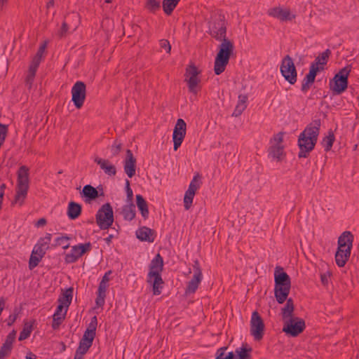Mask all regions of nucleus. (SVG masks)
Returning a JSON list of instances; mask_svg holds the SVG:
<instances>
[{
    "label": "nucleus",
    "instance_id": "2",
    "mask_svg": "<svg viewBox=\"0 0 359 359\" xmlns=\"http://www.w3.org/2000/svg\"><path fill=\"white\" fill-rule=\"evenodd\" d=\"M317 126L309 125L305 130L300 134L298 139V146L300 151L298 157L306 158L310 151H311L317 142L319 134L320 121H316Z\"/></svg>",
    "mask_w": 359,
    "mask_h": 359
},
{
    "label": "nucleus",
    "instance_id": "34",
    "mask_svg": "<svg viewBox=\"0 0 359 359\" xmlns=\"http://www.w3.org/2000/svg\"><path fill=\"white\" fill-rule=\"evenodd\" d=\"M201 176L199 173L196 174L189 184V188L186 191L196 194V191L200 188L201 184Z\"/></svg>",
    "mask_w": 359,
    "mask_h": 359
},
{
    "label": "nucleus",
    "instance_id": "44",
    "mask_svg": "<svg viewBox=\"0 0 359 359\" xmlns=\"http://www.w3.org/2000/svg\"><path fill=\"white\" fill-rule=\"evenodd\" d=\"M48 42L46 41H43V43L41 44L39 46L35 56L33 57V59L36 60L39 62H41L42 56L43 53L45 52V50L47 47Z\"/></svg>",
    "mask_w": 359,
    "mask_h": 359
},
{
    "label": "nucleus",
    "instance_id": "1",
    "mask_svg": "<svg viewBox=\"0 0 359 359\" xmlns=\"http://www.w3.org/2000/svg\"><path fill=\"white\" fill-rule=\"evenodd\" d=\"M274 281V296L276 301L278 304H283L287 301L286 304L281 310L283 319L293 318L294 302L292 298L287 299L291 288V279L282 267L277 266L276 268Z\"/></svg>",
    "mask_w": 359,
    "mask_h": 359
},
{
    "label": "nucleus",
    "instance_id": "21",
    "mask_svg": "<svg viewBox=\"0 0 359 359\" xmlns=\"http://www.w3.org/2000/svg\"><path fill=\"white\" fill-rule=\"evenodd\" d=\"M97 325V317L93 316L91 318L90 323L88 325V328L85 331L82 339L86 340V341L93 343V339L96 334Z\"/></svg>",
    "mask_w": 359,
    "mask_h": 359
},
{
    "label": "nucleus",
    "instance_id": "33",
    "mask_svg": "<svg viewBox=\"0 0 359 359\" xmlns=\"http://www.w3.org/2000/svg\"><path fill=\"white\" fill-rule=\"evenodd\" d=\"M35 320H33L32 321H25L24 322V326L22 330L20 333V336L18 338L19 341H23L28 338L33 330V325L34 324Z\"/></svg>",
    "mask_w": 359,
    "mask_h": 359
},
{
    "label": "nucleus",
    "instance_id": "43",
    "mask_svg": "<svg viewBox=\"0 0 359 359\" xmlns=\"http://www.w3.org/2000/svg\"><path fill=\"white\" fill-rule=\"evenodd\" d=\"M147 8L152 13H155L160 8V1L158 0H147Z\"/></svg>",
    "mask_w": 359,
    "mask_h": 359
},
{
    "label": "nucleus",
    "instance_id": "35",
    "mask_svg": "<svg viewBox=\"0 0 359 359\" xmlns=\"http://www.w3.org/2000/svg\"><path fill=\"white\" fill-rule=\"evenodd\" d=\"M180 1V0H163V9L165 13L168 15H171Z\"/></svg>",
    "mask_w": 359,
    "mask_h": 359
},
{
    "label": "nucleus",
    "instance_id": "4",
    "mask_svg": "<svg viewBox=\"0 0 359 359\" xmlns=\"http://www.w3.org/2000/svg\"><path fill=\"white\" fill-rule=\"evenodd\" d=\"M29 169L26 165H21L18 168L17 171L16 192L12 205L15 203L19 204L20 206L23 205L29 187Z\"/></svg>",
    "mask_w": 359,
    "mask_h": 359
},
{
    "label": "nucleus",
    "instance_id": "41",
    "mask_svg": "<svg viewBox=\"0 0 359 359\" xmlns=\"http://www.w3.org/2000/svg\"><path fill=\"white\" fill-rule=\"evenodd\" d=\"M227 347H222L217 351V357L215 359H233L234 354L233 352H229L228 355H225L224 352Z\"/></svg>",
    "mask_w": 359,
    "mask_h": 359
},
{
    "label": "nucleus",
    "instance_id": "6",
    "mask_svg": "<svg viewBox=\"0 0 359 359\" xmlns=\"http://www.w3.org/2000/svg\"><path fill=\"white\" fill-rule=\"evenodd\" d=\"M350 72L351 67L349 66L344 67L330 80V88L334 95H339L346 90Z\"/></svg>",
    "mask_w": 359,
    "mask_h": 359
},
{
    "label": "nucleus",
    "instance_id": "10",
    "mask_svg": "<svg viewBox=\"0 0 359 359\" xmlns=\"http://www.w3.org/2000/svg\"><path fill=\"white\" fill-rule=\"evenodd\" d=\"M305 321L297 317L291 318L285 323L283 331L291 337H297L305 329Z\"/></svg>",
    "mask_w": 359,
    "mask_h": 359
},
{
    "label": "nucleus",
    "instance_id": "5",
    "mask_svg": "<svg viewBox=\"0 0 359 359\" xmlns=\"http://www.w3.org/2000/svg\"><path fill=\"white\" fill-rule=\"evenodd\" d=\"M221 41L214 65V72L216 75H219L224 72L234 49L233 43L229 39H224Z\"/></svg>",
    "mask_w": 359,
    "mask_h": 359
},
{
    "label": "nucleus",
    "instance_id": "49",
    "mask_svg": "<svg viewBox=\"0 0 359 359\" xmlns=\"http://www.w3.org/2000/svg\"><path fill=\"white\" fill-rule=\"evenodd\" d=\"M159 45L161 49H164L167 53H170L171 50V45L167 39H161Z\"/></svg>",
    "mask_w": 359,
    "mask_h": 359
},
{
    "label": "nucleus",
    "instance_id": "31",
    "mask_svg": "<svg viewBox=\"0 0 359 359\" xmlns=\"http://www.w3.org/2000/svg\"><path fill=\"white\" fill-rule=\"evenodd\" d=\"M121 214L126 220L131 221L135 217V206L133 202H130V204L123 207Z\"/></svg>",
    "mask_w": 359,
    "mask_h": 359
},
{
    "label": "nucleus",
    "instance_id": "42",
    "mask_svg": "<svg viewBox=\"0 0 359 359\" xmlns=\"http://www.w3.org/2000/svg\"><path fill=\"white\" fill-rule=\"evenodd\" d=\"M195 194L186 191L184 197V206L185 210H188L191 207Z\"/></svg>",
    "mask_w": 359,
    "mask_h": 359
},
{
    "label": "nucleus",
    "instance_id": "59",
    "mask_svg": "<svg viewBox=\"0 0 359 359\" xmlns=\"http://www.w3.org/2000/svg\"><path fill=\"white\" fill-rule=\"evenodd\" d=\"M65 309V306L62 305V304H59L56 309V311L55 312V313L53 315H55V316H61L63 313H62V310Z\"/></svg>",
    "mask_w": 359,
    "mask_h": 359
},
{
    "label": "nucleus",
    "instance_id": "22",
    "mask_svg": "<svg viewBox=\"0 0 359 359\" xmlns=\"http://www.w3.org/2000/svg\"><path fill=\"white\" fill-rule=\"evenodd\" d=\"M154 230L147 226H142L136 231L137 238L142 241L154 242Z\"/></svg>",
    "mask_w": 359,
    "mask_h": 359
},
{
    "label": "nucleus",
    "instance_id": "62",
    "mask_svg": "<svg viewBox=\"0 0 359 359\" xmlns=\"http://www.w3.org/2000/svg\"><path fill=\"white\" fill-rule=\"evenodd\" d=\"M76 351H78L79 353L85 355L87 353V351H88V349H87L86 348H85L82 346L79 345V347L77 348Z\"/></svg>",
    "mask_w": 359,
    "mask_h": 359
},
{
    "label": "nucleus",
    "instance_id": "58",
    "mask_svg": "<svg viewBox=\"0 0 359 359\" xmlns=\"http://www.w3.org/2000/svg\"><path fill=\"white\" fill-rule=\"evenodd\" d=\"M32 252H33V254H37V255H40V256H41L43 257H44V255L46 254L44 250H41L39 247H38L36 245V244L35 245Z\"/></svg>",
    "mask_w": 359,
    "mask_h": 359
},
{
    "label": "nucleus",
    "instance_id": "15",
    "mask_svg": "<svg viewBox=\"0 0 359 359\" xmlns=\"http://www.w3.org/2000/svg\"><path fill=\"white\" fill-rule=\"evenodd\" d=\"M201 72L194 65L191 64L186 68L185 76L187 82L189 90L191 93H196V88L200 83L201 80L198 78V75Z\"/></svg>",
    "mask_w": 359,
    "mask_h": 359
},
{
    "label": "nucleus",
    "instance_id": "25",
    "mask_svg": "<svg viewBox=\"0 0 359 359\" xmlns=\"http://www.w3.org/2000/svg\"><path fill=\"white\" fill-rule=\"evenodd\" d=\"M269 14L280 20H290V11L288 9H283L279 7L273 8L269 11Z\"/></svg>",
    "mask_w": 359,
    "mask_h": 359
},
{
    "label": "nucleus",
    "instance_id": "53",
    "mask_svg": "<svg viewBox=\"0 0 359 359\" xmlns=\"http://www.w3.org/2000/svg\"><path fill=\"white\" fill-rule=\"evenodd\" d=\"M126 189L128 200L130 201V202H133V190L130 189V182L128 180H126Z\"/></svg>",
    "mask_w": 359,
    "mask_h": 359
},
{
    "label": "nucleus",
    "instance_id": "27",
    "mask_svg": "<svg viewBox=\"0 0 359 359\" xmlns=\"http://www.w3.org/2000/svg\"><path fill=\"white\" fill-rule=\"evenodd\" d=\"M136 203L142 216L144 219H147L149 217L148 204L142 195H136Z\"/></svg>",
    "mask_w": 359,
    "mask_h": 359
},
{
    "label": "nucleus",
    "instance_id": "12",
    "mask_svg": "<svg viewBox=\"0 0 359 359\" xmlns=\"http://www.w3.org/2000/svg\"><path fill=\"white\" fill-rule=\"evenodd\" d=\"M264 323L259 313L255 311L250 320V333L255 340L259 341L263 338L264 333Z\"/></svg>",
    "mask_w": 359,
    "mask_h": 359
},
{
    "label": "nucleus",
    "instance_id": "56",
    "mask_svg": "<svg viewBox=\"0 0 359 359\" xmlns=\"http://www.w3.org/2000/svg\"><path fill=\"white\" fill-rule=\"evenodd\" d=\"M107 284L100 283L97 294L106 296Z\"/></svg>",
    "mask_w": 359,
    "mask_h": 359
},
{
    "label": "nucleus",
    "instance_id": "28",
    "mask_svg": "<svg viewBox=\"0 0 359 359\" xmlns=\"http://www.w3.org/2000/svg\"><path fill=\"white\" fill-rule=\"evenodd\" d=\"M248 101V96L246 95H239L238 102L236 108L232 114V116L238 117L241 115L243 111L246 109Z\"/></svg>",
    "mask_w": 359,
    "mask_h": 359
},
{
    "label": "nucleus",
    "instance_id": "11",
    "mask_svg": "<svg viewBox=\"0 0 359 359\" xmlns=\"http://www.w3.org/2000/svg\"><path fill=\"white\" fill-rule=\"evenodd\" d=\"M86 97V86L83 81H76L72 88V101L76 109H81Z\"/></svg>",
    "mask_w": 359,
    "mask_h": 359
},
{
    "label": "nucleus",
    "instance_id": "64",
    "mask_svg": "<svg viewBox=\"0 0 359 359\" xmlns=\"http://www.w3.org/2000/svg\"><path fill=\"white\" fill-rule=\"evenodd\" d=\"M111 273V271H108L107 273H106L104 276L102 277V279L101 280V283H104V284H107V283L109 281V278H108V274H109Z\"/></svg>",
    "mask_w": 359,
    "mask_h": 359
},
{
    "label": "nucleus",
    "instance_id": "54",
    "mask_svg": "<svg viewBox=\"0 0 359 359\" xmlns=\"http://www.w3.org/2000/svg\"><path fill=\"white\" fill-rule=\"evenodd\" d=\"M35 76H36L35 73L30 72L28 71L27 75V77H26V79H25V81H26V83L27 85H29V88L32 87V82L34 81V79Z\"/></svg>",
    "mask_w": 359,
    "mask_h": 359
},
{
    "label": "nucleus",
    "instance_id": "7",
    "mask_svg": "<svg viewBox=\"0 0 359 359\" xmlns=\"http://www.w3.org/2000/svg\"><path fill=\"white\" fill-rule=\"evenodd\" d=\"M96 222L101 229H108L114 222L113 209L110 203L101 206L96 214Z\"/></svg>",
    "mask_w": 359,
    "mask_h": 359
},
{
    "label": "nucleus",
    "instance_id": "51",
    "mask_svg": "<svg viewBox=\"0 0 359 359\" xmlns=\"http://www.w3.org/2000/svg\"><path fill=\"white\" fill-rule=\"evenodd\" d=\"M69 27L66 22H63L60 31L58 32V36L60 38H63L67 35Z\"/></svg>",
    "mask_w": 359,
    "mask_h": 359
},
{
    "label": "nucleus",
    "instance_id": "9",
    "mask_svg": "<svg viewBox=\"0 0 359 359\" xmlns=\"http://www.w3.org/2000/svg\"><path fill=\"white\" fill-rule=\"evenodd\" d=\"M283 132H279L270 140L271 145L269 148V154L278 161H282L283 156H285L284 146L283 145Z\"/></svg>",
    "mask_w": 359,
    "mask_h": 359
},
{
    "label": "nucleus",
    "instance_id": "39",
    "mask_svg": "<svg viewBox=\"0 0 359 359\" xmlns=\"http://www.w3.org/2000/svg\"><path fill=\"white\" fill-rule=\"evenodd\" d=\"M42 258L43 257L37 255V254H33V252H32V255L29 260V269L32 270L34 268L38 266Z\"/></svg>",
    "mask_w": 359,
    "mask_h": 359
},
{
    "label": "nucleus",
    "instance_id": "47",
    "mask_svg": "<svg viewBox=\"0 0 359 359\" xmlns=\"http://www.w3.org/2000/svg\"><path fill=\"white\" fill-rule=\"evenodd\" d=\"M121 149L122 144L119 141L115 140L114 144L111 147L112 155L114 156H117L121 152Z\"/></svg>",
    "mask_w": 359,
    "mask_h": 359
},
{
    "label": "nucleus",
    "instance_id": "13",
    "mask_svg": "<svg viewBox=\"0 0 359 359\" xmlns=\"http://www.w3.org/2000/svg\"><path fill=\"white\" fill-rule=\"evenodd\" d=\"M92 245L90 242L72 246L71 252L65 255V262L67 264L76 262L84 254L90 251Z\"/></svg>",
    "mask_w": 359,
    "mask_h": 359
},
{
    "label": "nucleus",
    "instance_id": "3",
    "mask_svg": "<svg viewBox=\"0 0 359 359\" xmlns=\"http://www.w3.org/2000/svg\"><path fill=\"white\" fill-rule=\"evenodd\" d=\"M163 269V260L161 255L158 253L151 262L147 276V283L152 286L154 295H159L161 293L164 284L161 275Z\"/></svg>",
    "mask_w": 359,
    "mask_h": 359
},
{
    "label": "nucleus",
    "instance_id": "14",
    "mask_svg": "<svg viewBox=\"0 0 359 359\" xmlns=\"http://www.w3.org/2000/svg\"><path fill=\"white\" fill-rule=\"evenodd\" d=\"M186 131L187 124L185 121L182 118L177 119L172 134L173 149L175 151H177L181 146L186 135Z\"/></svg>",
    "mask_w": 359,
    "mask_h": 359
},
{
    "label": "nucleus",
    "instance_id": "38",
    "mask_svg": "<svg viewBox=\"0 0 359 359\" xmlns=\"http://www.w3.org/2000/svg\"><path fill=\"white\" fill-rule=\"evenodd\" d=\"M67 312V309H65V311L61 316H55V315L53 316V323H52V328L53 330H57L63 320L65 318L66 314Z\"/></svg>",
    "mask_w": 359,
    "mask_h": 359
},
{
    "label": "nucleus",
    "instance_id": "16",
    "mask_svg": "<svg viewBox=\"0 0 359 359\" xmlns=\"http://www.w3.org/2000/svg\"><path fill=\"white\" fill-rule=\"evenodd\" d=\"M226 34V26L225 21L220 18L218 20H215L210 27V34L211 36L215 38L216 40L221 41L224 39H227Z\"/></svg>",
    "mask_w": 359,
    "mask_h": 359
},
{
    "label": "nucleus",
    "instance_id": "45",
    "mask_svg": "<svg viewBox=\"0 0 359 359\" xmlns=\"http://www.w3.org/2000/svg\"><path fill=\"white\" fill-rule=\"evenodd\" d=\"M8 133V126L0 123V147L5 142Z\"/></svg>",
    "mask_w": 359,
    "mask_h": 359
},
{
    "label": "nucleus",
    "instance_id": "18",
    "mask_svg": "<svg viewBox=\"0 0 359 359\" xmlns=\"http://www.w3.org/2000/svg\"><path fill=\"white\" fill-rule=\"evenodd\" d=\"M136 158L130 149L126 150V158L124 161V171L128 177L131 178L135 175Z\"/></svg>",
    "mask_w": 359,
    "mask_h": 359
},
{
    "label": "nucleus",
    "instance_id": "24",
    "mask_svg": "<svg viewBox=\"0 0 359 359\" xmlns=\"http://www.w3.org/2000/svg\"><path fill=\"white\" fill-rule=\"evenodd\" d=\"M82 206L74 201H70L67 208V216L70 219H77L81 214Z\"/></svg>",
    "mask_w": 359,
    "mask_h": 359
},
{
    "label": "nucleus",
    "instance_id": "48",
    "mask_svg": "<svg viewBox=\"0 0 359 359\" xmlns=\"http://www.w3.org/2000/svg\"><path fill=\"white\" fill-rule=\"evenodd\" d=\"M52 238V235L50 233H46V236L43 238H41L38 243H40V245L46 247L49 249V245Z\"/></svg>",
    "mask_w": 359,
    "mask_h": 359
},
{
    "label": "nucleus",
    "instance_id": "23",
    "mask_svg": "<svg viewBox=\"0 0 359 359\" xmlns=\"http://www.w3.org/2000/svg\"><path fill=\"white\" fill-rule=\"evenodd\" d=\"M330 54L331 51L330 49L325 50L316 57L315 61L311 64V66L322 68V71L324 70V66L327 65Z\"/></svg>",
    "mask_w": 359,
    "mask_h": 359
},
{
    "label": "nucleus",
    "instance_id": "26",
    "mask_svg": "<svg viewBox=\"0 0 359 359\" xmlns=\"http://www.w3.org/2000/svg\"><path fill=\"white\" fill-rule=\"evenodd\" d=\"M81 195L86 198V201H93L99 196L97 190L90 184L83 187Z\"/></svg>",
    "mask_w": 359,
    "mask_h": 359
},
{
    "label": "nucleus",
    "instance_id": "29",
    "mask_svg": "<svg viewBox=\"0 0 359 359\" xmlns=\"http://www.w3.org/2000/svg\"><path fill=\"white\" fill-rule=\"evenodd\" d=\"M353 236L351 231H344L338 238V244H339V245H342L344 244L348 245L346 250L349 249L350 250H351L353 247Z\"/></svg>",
    "mask_w": 359,
    "mask_h": 359
},
{
    "label": "nucleus",
    "instance_id": "17",
    "mask_svg": "<svg viewBox=\"0 0 359 359\" xmlns=\"http://www.w3.org/2000/svg\"><path fill=\"white\" fill-rule=\"evenodd\" d=\"M193 268L194 270V274L191 280L188 283L186 288V293H194L202 280V271L198 260L196 259L194 261Z\"/></svg>",
    "mask_w": 359,
    "mask_h": 359
},
{
    "label": "nucleus",
    "instance_id": "61",
    "mask_svg": "<svg viewBox=\"0 0 359 359\" xmlns=\"http://www.w3.org/2000/svg\"><path fill=\"white\" fill-rule=\"evenodd\" d=\"M17 314H14V315H11L8 318V326H11L12 325L14 322L16 320V318H17Z\"/></svg>",
    "mask_w": 359,
    "mask_h": 359
},
{
    "label": "nucleus",
    "instance_id": "52",
    "mask_svg": "<svg viewBox=\"0 0 359 359\" xmlns=\"http://www.w3.org/2000/svg\"><path fill=\"white\" fill-rule=\"evenodd\" d=\"M40 63H41V62H39L36 60L32 59V60L29 65L28 71L36 74Z\"/></svg>",
    "mask_w": 359,
    "mask_h": 359
},
{
    "label": "nucleus",
    "instance_id": "37",
    "mask_svg": "<svg viewBox=\"0 0 359 359\" xmlns=\"http://www.w3.org/2000/svg\"><path fill=\"white\" fill-rule=\"evenodd\" d=\"M335 137L333 132L330 130L328 132V135L323 138L322 141V144L325 150V151H328L331 149L333 143L334 142Z\"/></svg>",
    "mask_w": 359,
    "mask_h": 359
},
{
    "label": "nucleus",
    "instance_id": "50",
    "mask_svg": "<svg viewBox=\"0 0 359 359\" xmlns=\"http://www.w3.org/2000/svg\"><path fill=\"white\" fill-rule=\"evenodd\" d=\"M15 335H16L15 331L13 330L6 337V339L4 344H7L8 346H10L11 347H13V343L15 339Z\"/></svg>",
    "mask_w": 359,
    "mask_h": 359
},
{
    "label": "nucleus",
    "instance_id": "20",
    "mask_svg": "<svg viewBox=\"0 0 359 359\" xmlns=\"http://www.w3.org/2000/svg\"><path fill=\"white\" fill-rule=\"evenodd\" d=\"M94 161L100 165L104 173L109 176H114L116 174V168L109 160L95 157Z\"/></svg>",
    "mask_w": 359,
    "mask_h": 359
},
{
    "label": "nucleus",
    "instance_id": "36",
    "mask_svg": "<svg viewBox=\"0 0 359 359\" xmlns=\"http://www.w3.org/2000/svg\"><path fill=\"white\" fill-rule=\"evenodd\" d=\"M247 344L243 346L240 349L236 350L237 354L236 359H251L250 353L252 352V348H247Z\"/></svg>",
    "mask_w": 359,
    "mask_h": 359
},
{
    "label": "nucleus",
    "instance_id": "40",
    "mask_svg": "<svg viewBox=\"0 0 359 359\" xmlns=\"http://www.w3.org/2000/svg\"><path fill=\"white\" fill-rule=\"evenodd\" d=\"M70 240V237L67 236H63L58 237L55 240V246H62L63 249L66 250L69 248V243L67 241Z\"/></svg>",
    "mask_w": 359,
    "mask_h": 359
},
{
    "label": "nucleus",
    "instance_id": "55",
    "mask_svg": "<svg viewBox=\"0 0 359 359\" xmlns=\"http://www.w3.org/2000/svg\"><path fill=\"white\" fill-rule=\"evenodd\" d=\"M331 276V273L327 271L326 273L321 274L320 280L323 285H327L328 284V280Z\"/></svg>",
    "mask_w": 359,
    "mask_h": 359
},
{
    "label": "nucleus",
    "instance_id": "19",
    "mask_svg": "<svg viewBox=\"0 0 359 359\" xmlns=\"http://www.w3.org/2000/svg\"><path fill=\"white\" fill-rule=\"evenodd\" d=\"M322 71V68L313 67L310 66L309 72L306 75L302 84L301 90L302 92H307L311 85L315 82V79L318 72Z\"/></svg>",
    "mask_w": 359,
    "mask_h": 359
},
{
    "label": "nucleus",
    "instance_id": "30",
    "mask_svg": "<svg viewBox=\"0 0 359 359\" xmlns=\"http://www.w3.org/2000/svg\"><path fill=\"white\" fill-rule=\"evenodd\" d=\"M351 250H344L342 252L337 251L335 254V262L338 266L343 267L350 257Z\"/></svg>",
    "mask_w": 359,
    "mask_h": 359
},
{
    "label": "nucleus",
    "instance_id": "57",
    "mask_svg": "<svg viewBox=\"0 0 359 359\" xmlns=\"http://www.w3.org/2000/svg\"><path fill=\"white\" fill-rule=\"evenodd\" d=\"M105 296L97 294L95 302L97 306H102L104 304Z\"/></svg>",
    "mask_w": 359,
    "mask_h": 359
},
{
    "label": "nucleus",
    "instance_id": "63",
    "mask_svg": "<svg viewBox=\"0 0 359 359\" xmlns=\"http://www.w3.org/2000/svg\"><path fill=\"white\" fill-rule=\"evenodd\" d=\"M46 224V219L45 218H41L37 221L36 225L37 226H44Z\"/></svg>",
    "mask_w": 359,
    "mask_h": 359
},
{
    "label": "nucleus",
    "instance_id": "46",
    "mask_svg": "<svg viewBox=\"0 0 359 359\" xmlns=\"http://www.w3.org/2000/svg\"><path fill=\"white\" fill-rule=\"evenodd\" d=\"M12 350V347L8 346L7 344H3L0 348V359H4L6 357L8 356Z\"/></svg>",
    "mask_w": 359,
    "mask_h": 359
},
{
    "label": "nucleus",
    "instance_id": "32",
    "mask_svg": "<svg viewBox=\"0 0 359 359\" xmlns=\"http://www.w3.org/2000/svg\"><path fill=\"white\" fill-rule=\"evenodd\" d=\"M73 296V288L69 287L63 293L62 297H60L58 299V302L60 304H62L65 306V309H68L69 306L70 305Z\"/></svg>",
    "mask_w": 359,
    "mask_h": 359
},
{
    "label": "nucleus",
    "instance_id": "8",
    "mask_svg": "<svg viewBox=\"0 0 359 359\" xmlns=\"http://www.w3.org/2000/svg\"><path fill=\"white\" fill-rule=\"evenodd\" d=\"M280 72L285 79L293 85L297 81V73L292 57L286 55L282 60Z\"/></svg>",
    "mask_w": 359,
    "mask_h": 359
},
{
    "label": "nucleus",
    "instance_id": "60",
    "mask_svg": "<svg viewBox=\"0 0 359 359\" xmlns=\"http://www.w3.org/2000/svg\"><path fill=\"white\" fill-rule=\"evenodd\" d=\"M92 344L93 343H90L89 341H86V340L81 339L80 342H79V345L80 346H82L85 348H86L87 349H89L90 347L92 346Z\"/></svg>",
    "mask_w": 359,
    "mask_h": 359
}]
</instances>
